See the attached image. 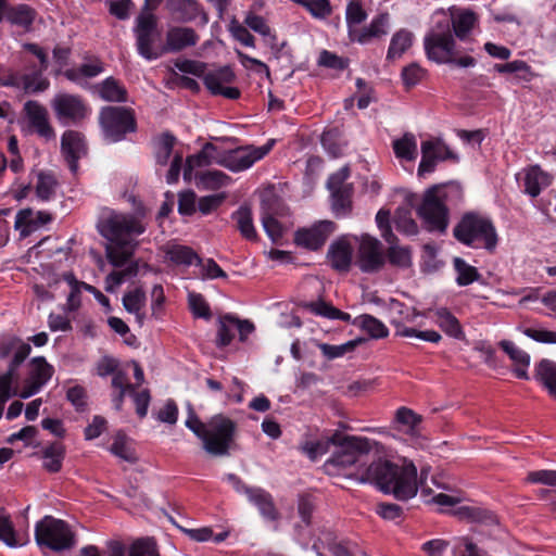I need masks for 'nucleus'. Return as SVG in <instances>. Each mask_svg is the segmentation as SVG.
Returning <instances> with one entry per match:
<instances>
[{
    "instance_id": "f257e3e1",
    "label": "nucleus",
    "mask_w": 556,
    "mask_h": 556,
    "mask_svg": "<svg viewBox=\"0 0 556 556\" xmlns=\"http://www.w3.org/2000/svg\"><path fill=\"white\" fill-rule=\"evenodd\" d=\"M363 476L364 480L397 501L406 502L418 492L417 466L406 457L399 463L379 458L365 467Z\"/></svg>"
},
{
    "instance_id": "f03ea898",
    "label": "nucleus",
    "mask_w": 556,
    "mask_h": 556,
    "mask_svg": "<svg viewBox=\"0 0 556 556\" xmlns=\"http://www.w3.org/2000/svg\"><path fill=\"white\" fill-rule=\"evenodd\" d=\"M454 238L470 248L493 251L497 245V232L493 222L479 213L468 212L453 229Z\"/></svg>"
},
{
    "instance_id": "7ed1b4c3",
    "label": "nucleus",
    "mask_w": 556,
    "mask_h": 556,
    "mask_svg": "<svg viewBox=\"0 0 556 556\" xmlns=\"http://www.w3.org/2000/svg\"><path fill=\"white\" fill-rule=\"evenodd\" d=\"M98 119L103 139L108 143L123 141L138 128L135 111L128 106H103Z\"/></svg>"
},
{
    "instance_id": "20e7f679",
    "label": "nucleus",
    "mask_w": 556,
    "mask_h": 556,
    "mask_svg": "<svg viewBox=\"0 0 556 556\" xmlns=\"http://www.w3.org/2000/svg\"><path fill=\"white\" fill-rule=\"evenodd\" d=\"M35 540L40 547L53 552L71 549L76 544L75 533L70 525L52 516H45L35 526Z\"/></svg>"
},
{
    "instance_id": "39448f33",
    "label": "nucleus",
    "mask_w": 556,
    "mask_h": 556,
    "mask_svg": "<svg viewBox=\"0 0 556 556\" xmlns=\"http://www.w3.org/2000/svg\"><path fill=\"white\" fill-rule=\"evenodd\" d=\"M237 424L224 414H216L207 421L203 448L213 456H228L235 445Z\"/></svg>"
},
{
    "instance_id": "423d86ee",
    "label": "nucleus",
    "mask_w": 556,
    "mask_h": 556,
    "mask_svg": "<svg viewBox=\"0 0 556 556\" xmlns=\"http://www.w3.org/2000/svg\"><path fill=\"white\" fill-rule=\"evenodd\" d=\"M444 198V186H432L425 192L422 202L417 208L418 216L431 232L443 233L448 226V208Z\"/></svg>"
},
{
    "instance_id": "0eeeda50",
    "label": "nucleus",
    "mask_w": 556,
    "mask_h": 556,
    "mask_svg": "<svg viewBox=\"0 0 556 556\" xmlns=\"http://www.w3.org/2000/svg\"><path fill=\"white\" fill-rule=\"evenodd\" d=\"M55 118L63 126H79L88 119L92 109L87 100L76 93L60 92L51 101Z\"/></svg>"
},
{
    "instance_id": "6e6552de",
    "label": "nucleus",
    "mask_w": 556,
    "mask_h": 556,
    "mask_svg": "<svg viewBox=\"0 0 556 556\" xmlns=\"http://www.w3.org/2000/svg\"><path fill=\"white\" fill-rule=\"evenodd\" d=\"M102 237L116 245H128L132 236L146 231L144 225L134 215L112 214L98 224Z\"/></svg>"
},
{
    "instance_id": "1a4fd4ad",
    "label": "nucleus",
    "mask_w": 556,
    "mask_h": 556,
    "mask_svg": "<svg viewBox=\"0 0 556 556\" xmlns=\"http://www.w3.org/2000/svg\"><path fill=\"white\" fill-rule=\"evenodd\" d=\"M138 53L147 60H155L160 56L153 50V43L160 37L157 17L150 11H143L136 18L134 28Z\"/></svg>"
},
{
    "instance_id": "9d476101",
    "label": "nucleus",
    "mask_w": 556,
    "mask_h": 556,
    "mask_svg": "<svg viewBox=\"0 0 556 556\" xmlns=\"http://www.w3.org/2000/svg\"><path fill=\"white\" fill-rule=\"evenodd\" d=\"M351 172L344 166L331 174L327 180V188L331 193L332 210L337 216H346L352 210L353 186L348 184Z\"/></svg>"
},
{
    "instance_id": "9b49d317",
    "label": "nucleus",
    "mask_w": 556,
    "mask_h": 556,
    "mask_svg": "<svg viewBox=\"0 0 556 556\" xmlns=\"http://www.w3.org/2000/svg\"><path fill=\"white\" fill-rule=\"evenodd\" d=\"M274 142V140H269L262 147L248 146L230 150L226 149L225 157L220 161V166L233 173L245 170L267 155L273 149Z\"/></svg>"
},
{
    "instance_id": "f8f14e48",
    "label": "nucleus",
    "mask_w": 556,
    "mask_h": 556,
    "mask_svg": "<svg viewBox=\"0 0 556 556\" xmlns=\"http://www.w3.org/2000/svg\"><path fill=\"white\" fill-rule=\"evenodd\" d=\"M24 49L34 54L39 60V65L29 63L26 70L29 73L25 74V92L38 93L46 91L50 87L48 78L43 77V73L48 70L49 61L46 51L36 43H25Z\"/></svg>"
},
{
    "instance_id": "ddd939ff",
    "label": "nucleus",
    "mask_w": 556,
    "mask_h": 556,
    "mask_svg": "<svg viewBox=\"0 0 556 556\" xmlns=\"http://www.w3.org/2000/svg\"><path fill=\"white\" fill-rule=\"evenodd\" d=\"M165 10L170 18L179 24H188L198 20L201 26L208 23V15L198 0H166Z\"/></svg>"
},
{
    "instance_id": "4468645a",
    "label": "nucleus",
    "mask_w": 556,
    "mask_h": 556,
    "mask_svg": "<svg viewBox=\"0 0 556 556\" xmlns=\"http://www.w3.org/2000/svg\"><path fill=\"white\" fill-rule=\"evenodd\" d=\"M336 230L331 220H320L309 228H300L294 233V243L311 251L320 250Z\"/></svg>"
},
{
    "instance_id": "2eb2a0df",
    "label": "nucleus",
    "mask_w": 556,
    "mask_h": 556,
    "mask_svg": "<svg viewBox=\"0 0 556 556\" xmlns=\"http://www.w3.org/2000/svg\"><path fill=\"white\" fill-rule=\"evenodd\" d=\"M30 352L31 346L15 336L0 338V359L7 358L13 354L8 370L3 375H9L10 380L14 382L17 369L28 357Z\"/></svg>"
},
{
    "instance_id": "dca6fc26",
    "label": "nucleus",
    "mask_w": 556,
    "mask_h": 556,
    "mask_svg": "<svg viewBox=\"0 0 556 556\" xmlns=\"http://www.w3.org/2000/svg\"><path fill=\"white\" fill-rule=\"evenodd\" d=\"M53 372V366L43 356L34 357L29 363V374L25 379L21 396L27 399L37 394L51 379Z\"/></svg>"
},
{
    "instance_id": "f3484780",
    "label": "nucleus",
    "mask_w": 556,
    "mask_h": 556,
    "mask_svg": "<svg viewBox=\"0 0 556 556\" xmlns=\"http://www.w3.org/2000/svg\"><path fill=\"white\" fill-rule=\"evenodd\" d=\"M358 258L362 271H379L386 264L381 242L369 235H363L358 248Z\"/></svg>"
},
{
    "instance_id": "a211bd4d",
    "label": "nucleus",
    "mask_w": 556,
    "mask_h": 556,
    "mask_svg": "<svg viewBox=\"0 0 556 556\" xmlns=\"http://www.w3.org/2000/svg\"><path fill=\"white\" fill-rule=\"evenodd\" d=\"M87 153L85 136L73 129H67L61 137V154L64 157L70 170L76 174L79 167V160Z\"/></svg>"
},
{
    "instance_id": "6ab92c4d",
    "label": "nucleus",
    "mask_w": 556,
    "mask_h": 556,
    "mask_svg": "<svg viewBox=\"0 0 556 556\" xmlns=\"http://www.w3.org/2000/svg\"><path fill=\"white\" fill-rule=\"evenodd\" d=\"M236 79V75L230 66H223L215 72H210L203 77L206 89L213 96H223L226 99L237 100L241 92L237 87H225L223 84H231Z\"/></svg>"
},
{
    "instance_id": "aec40b11",
    "label": "nucleus",
    "mask_w": 556,
    "mask_h": 556,
    "mask_svg": "<svg viewBox=\"0 0 556 556\" xmlns=\"http://www.w3.org/2000/svg\"><path fill=\"white\" fill-rule=\"evenodd\" d=\"M456 41L453 35L441 36L440 34H426L424 49L429 61L437 64H444L451 61Z\"/></svg>"
},
{
    "instance_id": "412c9836",
    "label": "nucleus",
    "mask_w": 556,
    "mask_h": 556,
    "mask_svg": "<svg viewBox=\"0 0 556 556\" xmlns=\"http://www.w3.org/2000/svg\"><path fill=\"white\" fill-rule=\"evenodd\" d=\"M225 153L226 149L212 142H206L198 153L187 156L184 169L185 180L191 179L192 172L197 167H205L212 164L220 165Z\"/></svg>"
},
{
    "instance_id": "4be33fe9",
    "label": "nucleus",
    "mask_w": 556,
    "mask_h": 556,
    "mask_svg": "<svg viewBox=\"0 0 556 556\" xmlns=\"http://www.w3.org/2000/svg\"><path fill=\"white\" fill-rule=\"evenodd\" d=\"M24 112L29 126L39 137L46 140H51L55 137L54 128L49 122L48 111L42 104L35 100H28L24 104Z\"/></svg>"
},
{
    "instance_id": "5701e85b",
    "label": "nucleus",
    "mask_w": 556,
    "mask_h": 556,
    "mask_svg": "<svg viewBox=\"0 0 556 556\" xmlns=\"http://www.w3.org/2000/svg\"><path fill=\"white\" fill-rule=\"evenodd\" d=\"M200 40L197 31L187 26H174L166 33L165 52L177 53L187 48L194 47Z\"/></svg>"
},
{
    "instance_id": "b1692460",
    "label": "nucleus",
    "mask_w": 556,
    "mask_h": 556,
    "mask_svg": "<svg viewBox=\"0 0 556 556\" xmlns=\"http://www.w3.org/2000/svg\"><path fill=\"white\" fill-rule=\"evenodd\" d=\"M353 249L345 237L333 241L328 249L327 258L331 267L339 273H348L352 265Z\"/></svg>"
},
{
    "instance_id": "393cba45",
    "label": "nucleus",
    "mask_w": 556,
    "mask_h": 556,
    "mask_svg": "<svg viewBox=\"0 0 556 556\" xmlns=\"http://www.w3.org/2000/svg\"><path fill=\"white\" fill-rule=\"evenodd\" d=\"M264 213L262 215V224L266 235L270 238L274 243L280 242L283 237L285 228L275 217L276 215H283L285 206L278 199H275L273 203L266 206V202L263 201Z\"/></svg>"
},
{
    "instance_id": "a878e982",
    "label": "nucleus",
    "mask_w": 556,
    "mask_h": 556,
    "mask_svg": "<svg viewBox=\"0 0 556 556\" xmlns=\"http://www.w3.org/2000/svg\"><path fill=\"white\" fill-rule=\"evenodd\" d=\"M552 184V176L540 165H531L523 172V192L531 198L540 195L541 191Z\"/></svg>"
},
{
    "instance_id": "bb28decb",
    "label": "nucleus",
    "mask_w": 556,
    "mask_h": 556,
    "mask_svg": "<svg viewBox=\"0 0 556 556\" xmlns=\"http://www.w3.org/2000/svg\"><path fill=\"white\" fill-rule=\"evenodd\" d=\"M452 15L453 36L460 40H465L478 22L477 14L469 9L450 10Z\"/></svg>"
},
{
    "instance_id": "cd10ccee",
    "label": "nucleus",
    "mask_w": 556,
    "mask_h": 556,
    "mask_svg": "<svg viewBox=\"0 0 556 556\" xmlns=\"http://www.w3.org/2000/svg\"><path fill=\"white\" fill-rule=\"evenodd\" d=\"M85 60H89L90 62L83 63L78 67L65 70L63 73L65 78L80 85L83 78H93L104 72V64L99 58L86 56Z\"/></svg>"
},
{
    "instance_id": "c85d7f7f",
    "label": "nucleus",
    "mask_w": 556,
    "mask_h": 556,
    "mask_svg": "<svg viewBox=\"0 0 556 556\" xmlns=\"http://www.w3.org/2000/svg\"><path fill=\"white\" fill-rule=\"evenodd\" d=\"M99 96L108 102L124 103L128 100V92L123 83L113 76L106 77L96 86Z\"/></svg>"
},
{
    "instance_id": "c756f323",
    "label": "nucleus",
    "mask_w": 556,
    "mask_h": 556,
    "mask_svg": "<svg viewBox=\"0 0 556 556\" xmlns=\"http://www.w3.org/2000/svg\"><path fill=\"white\" fill-rule=\"evenodd\" d=\"M165 255L170 263L178 266L202 265V257L191 247L188 245H169L165 251Z\"/></svg>"
},
{
    "instance_id": "7c9ffc66",
    "label": "nucleus",
    "mask_w": 556,
    "mask_h": 556,
    "mask_svg": "<svg viewBox=\"0 0 556 556\" xmlns=\"http://www.w3.org/2000/svg\"><path fill=\"white\" fill-rule=\"evenodd\" d=\"M231 219L236 223L237 229L245 240L256 241L258 239L250 206L240 205L238 210L231 213Z\"/></svg>"
},
{
    "instance_id": "2f4dec72",
    "label": "nucleus",
    "mask_w": 556,
    "mask_h": 556,
    "mask_svg": "<svg viewBox=\"0 0 556 556\" xmlns=\"http://www.w3.org/2000/svg\"><path fill=\"white\" fill-rule=\"evenodd\" d=\"M435 323L441 330L448 337L463 340L465 332L459 320L446 307H440L435 311Z\"/></svg>"
},
{
    "instance_id": "473e14b6",
    "label": "nucleus",
    "mask_w": 556,
    "mask_h": 556,
    "mask_svg": "<svg viewBox=\"0 0 556 556\" xmlns=\"http://www.w3.org/2000/svg\"><path fill=\"white\" fill-rule=\"evenodd\" d=\"M194 179L197 187L204 190H218L231 180L227 174L217 169L197 172Z\"/></svg>"
},
{
    "instance_id": "72a5a7b5",
    "label": "nucleus",
    "mask_w": 556,
    "mask_h": 556,
    "mask_svg": "<svg viewBox=\"0 0 556 556\" xmlns=\"http://www.w3.org/2000/svg\"><path fill=\"white\" fill-rule=\"evenodd\" d=\"M370 450V441L369 447L367 450L341 448L339 452L332 455L329 463L342 468H348L352 466L361 467L365 465V463L363 462V457L367 456Z\"/></svg>"
},
{
    "instance_id": "f704fd0d",
    "label": "nucleus",
    "mask_w": 556,
    "mask_h": 556,
    "mask_svg": "<svg viewBox=\"0 0 556 556\" xmlns=\"http://www.w3.org/2000/svg\"><path fill=\"white\" fill-rule=\"evenodd\" d=\"M4 17L12 25L28 29L36 18V11L25 3L8 5Z\"/></svg>"
},
{
    "instance_id": "c9c22d12",
    "label": "nucleus",
    "mask_w": 556,
    "mask_h": 556,
    "mask_svg": "<svg viewBox=\"0 0 556 556\" xmlns=\"http://www.w3.org/2000/svg\"><path fill=\"white\" fill-rule=\"evenodd\" d=\"M42 467L50 473H56L62 469L65 457V446L60 442H53L42 450Z\"/></svg>"
},
{
    "instance_id": "e433bc0d",
    "label": "nucleus",
    "mask_w": 556,
    "mask_h": 556,
    "mask_svg": "<svg viewBox=\"0 0 556 556\" xmlns=\"http://www.w3.org/2000/svg\"><path fill=\"white\" fill-rule=\"evenodd\" d=\"M414 35L412 31L402 28L393 34L387 52V60L400 59L413 45Z\"/></svg>"
},
{
    "instance_id": "4c0bfd02",
    "label": "nucleus",
    "mask_w": 556,
    "mask_h": 556,
    "mask_svg": "<svg viewBox=\"0 0 556 556\" xmlns=\"http://www.w3.org/2000/svg\"><path fill=\"white\" fill-rule=\"evenodd\" d=\"M236 333V315L225 314L218 318L215 345L218 349L227 348Z\"/></svg>"
},
{
    "instance_id": "58836bf2",
    "label": "nucleus",
    "mask_w": 556,
    "mask_h": 556,
    "mask_svg": "<svg viewBox=\"0 0 556 556\" xmlns=\"http://www.w3.org/2000/svg\"><path fill=\"white\" fill-rule=\"evenodd\" d=\"M353 325L359 327L372 339H383L389 336V329L378 318L369 314H363L353 319Z\"/></svg>"
},
{
    "instance_id": "ea45409f",
    "label": "nucleus",
    "mask_w": 556,
    "mask_h": 556,
    "mask_svg": "<svg viewBox=\"0 0 556 556\" xmlns=\"http://www.w3.org/2000/svg\"><path fill=\"white\" fill-rule=\"evenodd\" d=\"M535 378L556 399V362L544 358L535 366Z\"/></svg>"
},
{
    "instance_id": "a19ab883",
    "label": "nucleus",
    "mask_w": 556,
    "mask_h": 556,
    "mask_svg": "<svg viewBox=\"0 0 556 556\" xmlns=\"http://www.w3.org/2000/svg\"><path fill=\"white\" fill-rule=\"evenodd\" d=\"M58 180L52 172L40 170L37 174L35 187L36 195L41 201H50L54 198Z\"/></svg>"
},
{
    "instance_id": "79ce46f5",
    "label": "nucleus",
    "mask_w": 556,
    "mask_h": 556,
    "mask_svg": "<svg viewBox=\"0 0 556 556\" xmlns=\"http://www.w3.org/2000/svg\"><path fill=\"white\" fill-rule=\"evenodd\" d=\"M249 500L260 510L261 515L268 520H275L278 517L271 495L262 488H258Z\"/></svg>"
},
{
    "instance_id": "37998d69",
    "label": "nucleus",
    "mask_w": 556,
    "mask_h": 556,
    "mask_svg": "<svg viewBox=\"0 0 556 556\" xmlns=\"http://www.w3.org/2000/svg\"><path fill=\"white\" fill-rule=\"evenodd\" d=\"M392 147L397 159L413 161L417 156L416 138L410 132H406L402 138L394 140Z\"/></svg>"
},
{
    "instance_id": "c03bdc74",
    "label": "nucleus",
    "mask_w": 556,
    "mask_h": 556,
    "mask_svg": "<svg viewBox=\"0 0 556 556\" xmlns=\"http://www.w3.org/2000/svg\"><path fill=\"white\" fill-rule=\"evenodd\" d=\"M0 541L9 547H17L23 545L9 514L0 508Z\"/></svg>"
},
{
    "instance_id": "a18cd8bd",
    "label": "nucleus",
    "mask_w": 556,
    "mask_h": 556,
    "mask_svg": "<svg viewBox=\"0 0 556 556\" xmlns=\"http://www.w3.org/2000/svg\"><path fill=\"white\" fill-rule=\"evenodd\" d=\"M453 266L457 273L456 283L460 287L471 285L472 282L479 280L481 276L475 266L469 265L462 257H455L453 260Z\"/></svg>"
},
{
    "instance_id": "49530a36",
    "label": "nucleus",
    "mask_w": 556,
    "mask_h": 556,
    "mask_svg": "<svg viewBox=\"0 0 556 556\" xmlns=\"http://www.w3.org/2000/svg\"><path fill=\"white\" fill-rule=\"evenodd\" d=\"M328 444H332L339 446L340 448H354V450H367L369 447V439L354 437V435H344L340 431H334L326 442Z\"/></svg>"
},
{
    "instance_id": "de8ad7c7",
    "label": "nucleus",
    "mask_w": 556,
    "mask_h": 556,
    "mask_svg": "<svg viewBox=\"0 0 556 556\" xmlns=\"http://www.w3.org/2000/svg\"><path fill=\"white\" fill-rule=\"evenodd\" d=\"M368 14L363 8L362 0H349L345 10V22L348 33L354 30L359 24L366 21Z\"/></svg>"
},
{
    "instance_id": "09e8293b",
    "label": "nucleus",
    "mask_w": 556,
    "mask_h": 556,
    "mask_svg": "<svg viewBox=\"0 0 556 556\" xmlns=\"http://www.w3.org/2000/svg\"><path fill=\"white\" fill-rule=\"evenodd\" d=\"M364 340L358 338L350 340L340 345H332L328 343H321L319 350L321 354L328 359H334L344 356L345 354L353 352Z\"/></svg>"
},
{
    "instance_id": "8fccbe9b",
    "label": "nucleus",
    "mask_w": 556,
    "mask_h": 556,
    "mask_svg": "<svg viewBox=\"0 0 556 556\" xmlns=\"http://www.w3.org/2000/svg\"><path fill=\"white\" fill-rule=\"evenodd\" d=\"M320 143L331 157H339L343 154V147L340 142L338 128L326 129L320 137Z\"/></svg>"
},
{
    "instance_id": "3c124183",
    "label": "nucleus",
    "mask_w": 556,
    "mask_h": 556,
    "mask_svg": "<svg viewBox=\"0 0 556 556\" xmlns=\"http://www.w3.org/2000/svg\"><path fill=\"white\" fill-rule=\"evenodd\" d=\"M456 515L472 522L490 523L495 519L490 510L476 506H460L457 508Z\"/></svg>"
},
{
    "instance_id": "603ef678",
    "label": "nucleus",
    "mask_w": 556,
    "mask_h": 556,
    "mask_svg": "<svg viewBox=\"0 0 556 556\" xmlns=\"http://www.w3.org/2000/svg\"><path fill=\"white\" fill-rule=\"evenodd\" d=\"M175 143L176 138L170 132H163L160 136L155 151V160L159 165L164 166L168 163Z\"/></svg>"
},
{
    "instance_id": "864d4df0",
    "label": "nucleus",
    "mask_w": 556,
    "mask_h": 556,
    "mask_svg": "<svg viewBox=\"0 0 556 556\" xmlns=\"http://www.w3.org/2000/svg\"><path fill=\"white\" fill-rule=\"evenodd\" d=\"M494 70L501 74L516 73L517 78L525 81H530L532 76L530 65L522 60H515L505 64H495Z\"/></svg>"
},
{
    "instance_id": "5fc2aeb1",
    "label": "nucleus",
    "mask_w": 556,
    "mask_h": 556,
    "mask_svg": "<svg viewBox=\"0 0 556 556\" xmlns=\"http://www.w3.org/2000/svg\"><path fill=\"white\" fill-rule=\"evenodd\" d=\"M127 556H160V553L154 539L146 536L130 544Z\"/></svg>"
},
{
    "instance_id": "6e6d98bb",
    "label": "nucleus",
    "mask_w": 556,
    "mask_h": 556,
    "mask_svg": "<svg viewBox=\"0 0 556 556\" xmlns=\"http://www.w3.org/2000/svg\"><path fill=\"white\" fill-rule=\"evenodd\" d=\"M434 144L432 141L421 142V160L418 166V176L433 173L437 167L438 160L434 157L432 150Z\"/></svg>"
},
{
    "instance_id": "4d7b16f0",
    "label": "nucleus",
    "mask_w": 556,
    "mask_h": 556,
    "mask_svg": "<svg viewBox=\"0 0 556 556\" xmlns=\"http://www.w3.org/2000/svg\"><path fill=\"white\" fill-rule=\"evenodd\" d=\"M387 257L392 266L407 268L412 265V252L408 247H389Z\"/></svg>"
},
{
    "instance_id": "13d9d810",
    "label": "nucleus",
    "mask_w": 556,
    "mask_h": 556,
    "mask_svg": "<svg viewBox=\"0 0 556 556\" xmlns=\"http://www.w3.org/2000/svg\"><path fill=\"white\" fill-rule=\"evenodd\" d=\"M427 75V70L418 63H410L403 67L401 77L406 89H410L418 85Z\"/></svg>"
},
{
    "instance_id": "bf43d9fd",
    "label": "nucleus",
    "mask_w": 556,
    "mask_h": 556,
    "mask_svg": "<svg viewBox=\"0 0 556 556\" xmlns=\"http://www.w3.org/2000/svg\"><path fill=\"white\" fill-rule=\"evenodd\" d=\"M127 245H116L113 243L106 244L105 256L112 266L121 268L128 263L132 253L127 251L125 249Z\"/></svg>"
},
{
    "instance_id": "052dcab7",
    "label": "nucleus",
    "mask_w": 556,
    "mask_h": 556,
    "mask_svg": "<svg viewBox=\"0 0 556 556\" xmlns=\"http://www.w3.org/2000/svg\"><path fill=\"white\" fill-rule=\"evenodd\" d=\"M146 293L141 288H136L123 296V305L128 313L137 314L140 319L139 312L144 306Z\"/></svg>"
},
{
    "instance_id": "680f3d73",
    "label": "nucleus",
    "mask_w": 556,
    "mask_h": 556,
    "mask_svg": "<svg viewBox=\"0 0 556 556\" xmlns=\"http://www.w3.org/2000/svg\"><path fill=\"white\" fill-rule=\"evenodd\" d=\"M190 311L198 318L210 319L212 312L208 303L201 293L190 292L188 294Z\"/></svg>"
},
{
    "instance_id": "e2e57ef3",
    "label": "nucleus",
    "mask_w": 556,
    "mask_h": 556,
    "mask_svg": "<svg viewBox=\"0 0 556 556\" xmlns=\"http://www.w3.org/2000/svg\"><path fill=\"white\" fill-rule=\"evenodd\" d=\"M317 64L330 70L344 71L349 67V59L339 56L331 51L323 50L319 54Z\"/></svg>"
},
{
    "instance_id": "0e129e2a",
    "label": "nucleus",
    "mask_w": 556,
    "mask_h": 556,
    "mask_svg": "<svg viewBox=\"0 0 556 556\" xmlns=\"http://www.w3.org/2000/svg\"><path fill=\"white\" fill-rule=\"evenodd\" d=\"M500 346L516 365L523 367L529 366L530 355L523 350L516 346L514 342L509 340H502L500 342Z\"/></svg>"
},
{
    "instance_id": "69168bd1",
    "label": "nucleus",
    "mask_w": 556,
    "mask_h": 556,
    "mask_svg": "<svg viewBox=\"0 0 556 556\" xmlns=\"http://www.w3.org/2000/svg\"><path fill=\"white\" fill-rule=\"evenodd\" d=\"M15 229L20 230L22 237H27L35 231L34 211L31 208H23L17 212Z\"/></svg>"
},
{
    "instance_id": "338daca9",
    "label": "nucleus",
    "mask_w": 556,
    "mask_h": 556,
    "mask_svg": "<svg viewBox=\"0 0 556 556\" xmlns=\"http://www.w3.org/2000/svg\"><path fill=\"white\" fill-rule=\"evenodd\" d=\"M0 85L3 87L21 88L25 91V74L0 66Z\"/></svg>"
},
{
    "instance_id": "774afa93",
    "label": "nucleus",
    "mask_w": 556,
    "mask_h": 556,
    "mask_svg": "<svg viewBox=\"0 0 556 556\" xmlns=\"http://www.w3.org/2000/svg\"><path fill=\"white\" fill-rule=\"evenodd\" d=\"M199 267L201 268L200 277L203 280L228 278L227 273L213 258H206L205 261L202 258V265Z\"/></svg>"
}]
</instances>
